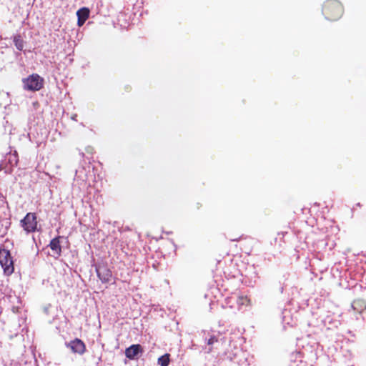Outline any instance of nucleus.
<instances>
[{"label": "nucleus", "mask_w": 366, "mask_h": 366, "mask_svg": "<svg viewBox=\"0 0 366 366\" xmlns=\"http://www.w3.org/2000/svg\"><path fill=\"white\" fill-rule=\"evenodd\" d=\"M342 11L341 4L335 0L327 1L323 7V13L330 20L338 19L342 16Z\"/></svg>", "instance_id": "obj_1"}, {"label": "nucleus", "mask_w": 366, "mask_h": 366, "mask_svg": "<svg viewBox=\"0 0 366 366\" xmlns=\"http://www.w3.org/2000/svg\"><path fill=\"white\" fill-rule=\"evenodd\" d=\"M65 346L70 349L74 354L82 355L86 352V345L84 342L79 339L75 338L73 340L65 342Z\"/></svg>", "instance_id": "obj_5"}, {"label": "nucleus", "mask_w": 366, "mask_h": 366, "mask_svg": "<svg viewBox=\"0 0 366 366\" xmlns=\"http://www.w3.org/2000/svg\"><path fill=\"white\" fill-rule=\"evenodd\" d=\"M24 88L29 91H39L43 86V79L38 74H32L23 80Z\"/></svg>", "instance_id": "obj_3"}, {"label": "nucleus", "mask_w": 366, "mask_h": 366, "mask_svg": "<svg viewBox=\"0 0 366 366\" xmlns=\"http://www.w3.org/2000/svg\"><path fill=\"white\" fill-rule=\"evenodd\" d=\"M76 15L78 17V26H81L89 17V10L85 7L81 8L77 11Z\"/></svg>", "instance_id": "obj_9"}, {"label": "nucleus", "mask_w": 366, "mask_h": 366, "mask_svg": "<svg viewBox=\"0 0 366 366\" xmlns=\"http://www.w3.org/2000/svg\"><path fill=\"white\" fill-rule=\"evenodd\" d=\"M237 303L239 305H247L249 304V300L246 296H240L237 299Z\"/></svg>", "instance_id": "obj_14"}, {"label": "nucleus", "mask_w": 366, "mask_h": 366, "mask_svg": "<svg viewBox=\"0 0 366 366\" xmlns=\"http://www.w3.org/2000/svg\"><path fill=\"white\" fill-rule=\"evenodd\" d=\"M282 322L284 324L292 326L295 324V321L293 320L292 317L290 315V312L287 310H285L282 312Z\"/></svg>", "instance_id": "obj_11"}, {"label": "nucleus", "mask_w": 366, "mask_h": 366, "mask_svg": "<svg viewBox=\"0 0 366 366\" xmlns=\"http://www.w3.org/2000/svg\"><path fill=\"white\" fill-rule=\"evenodd\" d=\"M21 225L27 232H34L36 229L37 222L36 217L34 213H28L21 221Z\"/></svg>", "instance_id": "obj_4"}, {"label": "nucleus", "mask_w": 366, "mask_h": 366, "mask_svg": "<svg viewBox=\"0 0 366 366\" xmlns=\"http://www.w3.org/2000/svg\"><path fill=\"white\" fill-rule=\"evenodd\" d=\"M60 237L51 239L49 247L53 252V256L59 257L61 252V247L59 241Z\"/></svg>", "instance_id": "obj_8"}, {"label": "nucleus", "mask_w": 366, "mask_h": 366, "mask_svg": "<svg viewBox=\"0 0 366 366\" xmlns=\"http://www.w3.org/2000/svg\"><path fill=\"white\" fill-rule=\"evenodd\" d=\"M143 350L140 345H132L125 350V355L129 360L135 359L139 353H142Z\"/></svg>", "instance_id": "obj_7"}, {"label": "nucleus", "mask_w": 366, "mask_h": 366, "mask_svg": "<svg viewBox=\"0 0 366 366\" xmlns=\"http://www.w3.org/2000/svg\"><path fill=\"white\" fill-rule=\"evenodd\" d=\"M158 364L160 366H168L169 364V355L165 354L158 358Z\"/></svg>", "instance_id": "obj_13"}, {"label": "nucleus", "mask_w": 366, "mask_h": 366, "mask_svg": "<svg viewBox=\"0 0 366 366\" xmlns=\"http://www.w3.org/2000/svg\"><path fill=\"white\" fill-rule=\"evenodd\" d=\"M352 308L354 311L361 313L366 309L365 302L361 300H355L352 304Z\"/></svg>", "instance_id": "obj_10"}, {"label": "nucleus", "mask_w": 366, "mask_h": 366, "mask_svg": "<svg viewBox=\"0 0 366 366\" xmlns=\"http://www.w3.org/2000/svg\"><path fill=\"white\" fill-rule=\"evenodd\" d=\"M0 264L5 274L10 275L14 272L13 257L10 252L4 248H0Z\"/></svg>", "instance_id": "obj_2"}, {"label": "nucleus", "mask_w": 366, "mask_h": 366, "mask_svg": "<svg viewBox=\"0 0 366 366\" xmlns=\"http://www.w3.org/2000/svg\"><path fill=\"white\" fill-rule=\"evenodd\" d=\"M212 351V348H209L207 352H210Z\"/></svg>", "instance_id": "obj_17"}, {"label": "nucleus", "mask_w": 366, "mask_h": 366, "mask_svg": "<svg viewBox=\"0 0 366 366\" xmlns=\"http://www.w3.org/2000/svg\"><path fill=\"white\" fill-rule=\"evenodd\" d=\"M13 41L16 48L19 51H22L24 46V41L21 39V36L15 35L14 36Z\"/></svg>", "instance_id": "obj_12"}, {"label": "nucleus", "mask_w": 366, "mask_h": 366, "mask_svg": "<svg viewBox=\"0 0 366 366\" xmlns=\"http://www.w3.org/2000/svg\"><path fill=\"white\" fill-rule=\"evenodd\" d=\"M98 277L103 283L109 282L112 277V273L109 269L106 267H99L97 268Z\"/></svg>", "instance_id": "obj_6"}, {"label": "nucleus", "mask_w": 366, "mask_h": 366, "mask_svg": "<svg viewBox=\"0 0 366 366\" xmlns=\"http://www.w3.org/2000/svg\"><path fill=\"white\" fill-rule=\"evenodd\" d=\"M218 342V339L217 337L215 336H212L210 338H209L207 340V345H212L213 344H214L215 342Z\"/></svg>", "instance_id": "obj_15"}, {"label": "nucleus", "mask_w": 366, "mask_h": 366, "mask_svg": "<svg viewBox=\"0 0 366 366\" xmlns=\"http://www.w3.org/2000/svg\"><path fill=\"white\" fill-rule=\"evenodd\" d=\"M9 161L11 162H14V164H16L17 162H18V158H17V154H16V152H15V153L12 155L10 156V159H9Z\"/></svg>", "instance_id": "obj_16"}]
</instances>
